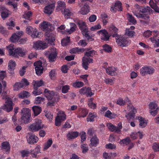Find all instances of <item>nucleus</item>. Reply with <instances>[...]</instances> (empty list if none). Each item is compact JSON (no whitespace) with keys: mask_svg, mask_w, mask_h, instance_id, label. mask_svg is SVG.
Returning a JSON list of instances; mask_svg holds the SVG:
<instances>
[{"mask_svg":"<svg viewBox=\"0 0 159 159\" xmlns=\"http://www.w3.org/2000/svg\"><path fill=\"white\" fill-rule=\"evenodd\" d=\"M96 52L93 50L86 52L82 59L83 67L86 70L88 68L89 64L93 62V59L90 57H93L95 54Z\"/></svg>","mask_w":159,"mask_h":159,"instance_id":"f257e3e1","label":"nucleus"},{"mask_svg":"<svg viewBox=\"0 0 159 159\" xmlns=\"http://www.w3.org/2000/svg\"><path fill=\"white\" fill-rule=\"evenodd\" d=\"M44 125L41 120L36 119L34 122L30 125L29 127V130L32 132H36L42 129Z\"/></svg>","mask_w":159,"mask_h":159,"instance_id":"f03ea898","label":"nucleus"},{"mask_svg":"<svg viewBox=\"0 0 159 159\" xmlns=\"http://www.w3.org/2000/svg\"><path fill=\"white\" fill-rule=\"evenodd\" d=\"M3 99H6L5 104L2 106L1 108L7 112H9L13 109V103L11 98L6 97H2Z\"/></svg>","mask_w":159,"mask_h":159,"instance_id":"7ed1b4c3","label":"nucleus"},{"mask_svg":"<svg viewBox=\"0 0 159 159\" xmlns=\"http://www.w3.org/2000/svg\"><path fill=\"white\" fill-rule=\"evenodd\" d=\"M27 34L31 35L33 38H39L42 34L41 32H38L36 28H33L31 26H28L26 29Z\"/></svg>","mask_w":159,"mask_h":159,"instance_id":"20e7f679","label":"nucleus"},{"mask_svg":"<svg viewBox=\"0 0 159 159\" xmlns=\"http://www.w3.org/2000/svg\"><path fill=\"white\" fill-rule=\"evenodd\" d=\"M44 92L45 96L48 100L54 101H58V96L56 94V93L53 91H50L47 89H45Z\"/></svg>","mask_w":159,"mask_h":159,"instance_id":"39448f33","label":"nucleus"},{"mask_svg":"<svg viewBox=\"0 0 159 159\" xmlns=\"http://www.w3.org/2000/svg\"><path fill=\"white\" fill-rule=\"evenodd\" d=\"M66 119V116L64 112L60 111L57 114L55 119V125L56 126H59L61 125V122Z\"/></svg>","mask_w":159,"mask_h":159,"instance_id":"423d86ee","label":"nucleus"},{"mask_svg":"<svg viewBox=\"0 0 159 159\" xmlns=\"http://www.w3.org/2000/svg\"><path fill=\"white\" fill-rule=\"evenodd\" d=\"M149 107L150 109V113L152 116H155L159 111V107L155 102H151L149 105Z\"/></svg>","mask_w":159,"mask_h":159,"instance_id":"0eeeda50","label":"nucleus"},{"mask_svg":"<svg viewBox=\"0 0 159 159\" xmlns=\"http://www.w3.org/2000/svg\"><path fill=\"white\" fill-rule=\"evenodd\" d=\"M118 29L114 26H112L109 28V34L110 37H115L116 39V42H117L118 39L120 38V35H118L117 32Z\"/></svg>","mask_w":159,"mask_h":159,"instance_id":"6e6552de","label":"nucleus"},{"mask_svg":"<svg viewBox=\"0 0 159 159\" xmlns=\"http://www.w3.org/2000/svg\"><path fill=\"white\" fill-rule=\"evenodd\" d=\"M57 56V51L55 48L50 49L49 51L48 58L50 62L54 61Z\"/></svg>","mask_w":159,"mask_h":159,"instance_id":"1a4fd4ad","label":"nucleus"},{"mask_svg":"<svg viewBox=\"0 0 159 159\" xmlns=\"http://www.w3.org/2000/svg\"><path fill=\"white\" fill-rule=\"evenodd\" d=\"M33 48L38 50H40L41 49H43L48 47L47 44L43 42L42 41H39L34 43Z\"/></svg>","mask_w":159,"mask_h":159,"instance_id":"9d476101","label":"nucleus"},{"mask_svg":"<svg viewBox=\"0 0 159 159\" xmlns=\"http://www.w3.org/2000/svg\"><path fill=\"white\" fill-rule=\"evenodd\" d=\"M26 51L23 48H18L14 50L13 56L18 57L19 56L23 57L25 55Z\"/></svg>","mask_w":159,"mask_h":159,"instance_id":"9b49d317","label":"nucleus"},{"mask_svg":"<svg viewBox=\"0 0 159 159\" xmlns=\"http://www.w3.org/2000/svg\"><path fill=\"white\" fill-rule=\"evenodd\" d=\"M42 62L40 61H38L34 64V66H35L36 73L38 75H40L43 73V68L42 66Z\"/></svg>","mask_w":159,"mask_h":159,"instance_id":"f8f14e48","label":"nucleus"},{"mask_svg":"<svg viewBox=\"0 0 159 159\" xmlns=\"http://www.w3.org/2000/svg\"><path fill=\"white\" fill-rule=\"evenodd\" d=\"M23 35L22 31H19L13 34L10 38L11 41L13 43L18 42V41Z\"/></svg>","mask_w":159,"mask_h":159,"instance_id":"ddd939ff","label":"nucleus"},{"mask_svg":"<svg viewBox=\"0 0 159 159\" xmlns=\"http://www.w3.org/2000/svg\"><path fill=\"white\" fill-rule=\"evenodd\" d=\"M0 12L1 13V16L3 20L8 17L10 15L9 11L3 6H0Z\"/></svg>","mask_w":159,"mask_h":159,"instance_id":"4468645a","label":"nucleus"},{"mask_svg":"<svg viewBox=\"0 0 159 159\" xmlns=\"http://www.w3.org/2000/svg\"><path fill=\"white\" fill-rule=\"evenodd\" d=\"M46 40L47 42L51 45H54L55 37L51 33L46 32Z\"/></svg>","mask_w":159,"mask_h":159,"instance_id":"2eb2a0df","label":"nucleus"},{"mask_svg":"<svg viewBox=\"0 0 159 159\" xmlns=\"http://www.w3.org/2000/svg\"><path fill=\"white\" fill-rule=\"evenodd\" d=\"M100 34H101L102 36L101 39L104 41H108L109 40L110 35L109 34L105 29H103L100 30Z\"/></svg>","mask_w":159,"mask_h":159,"instance_id":"dca6fc26","label":"nucleus"},{"mask_svg":"<svg viewBox=\"0 0 159 159\" xmlns=\"http://www.w3.org/2000/svg\"><path fill=\"white\" fill-rule=\"evenodd\" d=\"M55 7L54 4H52L46 6L44 8V12L48 15H51Z\"/></svg>","mask_w":159,"mask_h":159,"instance_id":"f3484780","label":"nucleus"},{"mask_svg":"<svg viewBox=\"0 0 159 159\" xmlns=\"http://www.w3.org/2000/svg\"><path fill=\"white\" fill-rule=\"evenodd\" d=\"M121 5L122 3L119 1H117L115 2L114 5L111 6V11H116V10H118L119 11H122V9L121 8Z\"/></svg>","mask_w":159,"mask_h":159,"instance_id":"a211bd4d","label":"nucleus"},{"mask_svg":"<svg viewBox=\"0 0 159 159\" xmlns=\"http://www.w3.org/2000/svg\"><path fill=\"white\" fill-rule=\"evenodd\" d=\"M153 69H150L147 67L142 68L140 70V73L143 75L146 74H151L154 72Z\"/></svg>","mask_w":159,"mask_h":159,"instance_id":"6ab92c4d","label":"nucleus"},{"mask_svg":"<svg viewBox=\"0 0 159 159\" xmlns=\"http://www.w3.org/2000/svg\"><path fill=\"white\" fill-rule=\"evenodd\" d=\"M128 41L123 37H121L120 35V38L118 39L117 43L119 45L123 47L126 46L128 43Z\"/></svg>","mask_w":159,"mask_h":159,"instance_id":"aec40b11","label":"nucleus"},{"mask_svg":"<svg viewBox=\"0 0 159 159\" xmlns=\"http://www.w3.org/2000/svg\"><path fill=\"white\" fill-rule=\"evenodd\" d=\"M50 23L46 21H43L40 24L39 27L43 31H46L48 30L49 27L51 26Z\"/></svg>","mask_w":159,"mask_h":159,"instance_id":"412c9836","label":"nucleus"},{"mask_svg":"<svg viewBox=\"0 0 159 159\" xmlns=\"http://www.w3.org/2000/svg\"><path fill=\"white\" fill-rule=\"evenodd\" d=\"M57 6L56 8V10L58 11H62L66 8V6L65 2L63 1H58L57 2Z\"/></svg>","mask_w":159,"mask_h":159,"instance_id":"4be33fe9","label":"nucleus"},{"mask_svg":"<svg viewBox=\"0 0 159 159\" xmlns=\"http://www.w3.org/2000/svg\"><path fill=\"white\" fill-rule=\"evenodd\" d=\"M40 147L39 146L36 147L33 150L30 151V153L33 157L36 158L38 153H40Z\"/></svg>","mask_w":159,"mask_h":159,"instance_id":"5701e85b","label":"nucleus"},{"mask_svg":"<svg viewBox=\"0 0 159 159\" xmlns=\"http://www.w3.org/2000/svg\"><path fill=\"white\" fill-rule=\"evenodd\" d=\"M79 135V133L77 131H71L69 132L67 134V137L68 139L70 140L77 138Z\"/></svg>","mask_w":159,"mask_h":159,"instance_id":"b1692460","label":"nucleus"},{"mask_svg":"<svg viewBox=\"0 0 159 159\" xmlns=\"http://www.w3.org/2000/svg\"><path fill=\"white\" fill-rule=\"evenodd\" d=\"M117 68L114 67H111L107 68L106 72L111 76H115L116 75V71Z\"/></svg>","mask_w":159,"mask_h":159,"instance_id":"393cba45","label":"nucleus"},{"mask_svg":"<svg viewBox=\"0 0 159 159\" xmlns=\"http://www.w3.org/2000/svg\"><path fill=\"white\" fill-rule=\"evenodd\" d=\"M38 140V138L34 135H30L27 139V141L30 144H33L36 143Z\"/></svg>","mask_w":159,"mask_h":159,"instance_id":"a878e982","label":"nucleus"},{"mask_svg":"<svg viewBox=\"0 0 159 159\" xmlns=\"http://www.w3.org/2000/svg\"><path fill=\"white\" fill-rule=\"evenodd\" d=\"M16 64L15 61L10 60L8 63V66L9 67V70L10 72V73L11 74H13V70L14 69L15 67L16 66Z\"/></svg>","mask_w":159,"mask_h":159,"instance_id":"bb28decb","label":"nucleus"},{"mask_svg":"<svg viewBox=\"0 0 159 159\" xmlns=\"http://www.w3.org/2000/svg\"><path fill=\"white\" fill-rule=\"evenodd\" d=\"M136 109L133 108V110L130 111L127 115L125 116L129 121H130V119H133L135 116V111Z\"/></svg>","mask_w":159,"mask_h":159,"instance_id":"cd10ccee","label":"nucleus"},{"mask_svg":"<svg viewBox=\"0 0 159 159\" xmlns=\"http://www.w3.org/2000/svg\"><path fill=\"white\" fill-rule=\"evenodd\" d=\"M34 89H38L39 87L42 86L44 84V82L42 80H34L32 82Z\"/></svg>","mask_w":159,"mask_h":159,"instance_id":"c85d7f7f","label":"nucleus"},{"mask_svg":"<svg viewBox=\"0 0 159 159\" xmlns=\"http://www.w3.org/2000/svg\"><path fill=\"white\" fill-rule=\"evenodd\" d=\"M149 4L151 7L156 12L159 13V8L157 5L156 2H154L153 0H150L149 2Z\"/></svg>","mask_w":159,"mask_h":159,"instance_id":"c756f323","label":"nucleus"},{"mask_svg":"<svg viewBox=\"0 0 159 159\" xmlns=\"http://www.w3.org/2000/svg\"><path fill=\"white\" fill-rule=\"evenodd\" d=\"M32 110L35 116H37L42 111L41 108L39 106H34L32 107Z\"/></svg>","mask_w":159,"mask_h":159,"instance_id":"7c9ffc66","label":"nucleus"},{"mask_svg":"<svg viewBox=\"0 0 159 159\" xmlns=\"http://www.w3.org/2000/svg\"><path fill=\"white\" fill-rule=\"evenodd\" d=\"M136 118H137L139 120V125L140 127L144 128L146 126L147 123L143 118L140 117H137Z\"/></svg>","mask_w":159,"mask_h":159,"instance_id":"2f4dec72","label":"nucleus"},{"mask_svg":"<svg viewBox=\"0 0 159 159\" xmlns=\"http://www.w3.org/2000/svg\"><path fill=\"white\" fill-rule=\"evenodd\" d=\"M70 29H66V31L69 34H70L75 30L76 28V25L73 23H70Z\"/></svg>","mask_w":159,"mask_h":159,"instance_id":"473e14b6","label":"nucleus"},{"mask_svg":"<svg viewBox=\"0 0 159 159\" xmlns=\"http://www.w3.org/2000/svg\"><path fill=\"white\" fill-rule=\"evenodd\" d=\"M80 111H81L79 115L77 116V117L79 118L81 117H84L88 114V111L86 109H81Z\"/></svg>","mask_w":159,"mask_h":159,"instance_id":"72a5a7b5","label":"nucleus"},{"mask_svg":"<svg viewBox=\"0 0 159 159\" xmlns=\"http://www.w3.org/2000/svg\"><path fill=\"white\" fill-rule=\"evenodd\" d=\"M89 7L87 5H84L81 8L80 13L83 15L88 13L89 11Z\"/></svg>","mask_w":159,"mask_h":159,"instance_id":"f704fd0d","label":"nucleus"},{"mask_svg":"<svg viewBox=\"0 0 159 159\" xmlns=\"http://www.w3.org/2000/svg\"><path fill=\"white\" fill-rule=\"evenodd\" d=\"M64 14L66 18L68 19L73 14L70 10L68 9H65L64 10Z\"/></svg>","mask_w":159,"mask_h":159,"instance_id":"c9c22d12","label":"nucleus"},{"mask_svg":"<svg viewBox=\"0 0 159 159\" xmlns=\"http://www.w3.org/2000/svg\"><path fill=\"white\" fill-rule=\"evenodd\" d=\"M7 49L8 51L9 54L10 56H13L14 53V45L12 44H11L8 46L7 47Z\"/></svg>","mask_w":159,"mask_h":159,"instance_id":"e433bc0d","label":"nucleus"},{"mask_svg":"<svg viewBox=\"0 0 159 159\" xmlns=\"http://www.w3.org/2000/svg\"><path fill=\"white\" fill-rule=\"evenodd\" d=\"M81 31L82 34L88 40H89L90 39H91V36L89 34L88 30L87 28L81 30Z\"/></svg>","mask_w":159,"mask_h":159,"instance_id":"4c0bfd02","label":"nucleus"},{"mask_svg":"<svg viewBox=\"0 0 159 159\" xmlns=\"http://www.w3.org/2000/svg\"><path fill=\"white\" fill-rule=\"evenodd\" d=\"M107 126L111 131L117 133L116 126H114L111 123H107Z\"/></svg>","mask_w":159,"mask_h":159,"instance_id":"58836bf2","label":"nucleus"},{"mask_svg":"<svg viewBox=\"0 0 159 159\" xmlns=\"http://www.w3.org/2000/svg\"><path fill=\"white\" fill-rule=\"evenodd\" d=\"M91 145L95 146L98 143V139L96 136L93 137L90 140Z\"/></svg>","mask_w":159,"mask_h":159,"instance_id":"ea45409f","label":"nucleus"},{"mask_svg":"<svg viewBox=\"0 0 159 159\" xmlns=\"http://www.w3.org/2000/svg\"><path fill=\"white\" fill-rule=\"evenodd\" d=\"M2 148L5 150L6 151H8L10 149V146L8 142H4L2 143Z\"/></svg>","mask_w":159,"mask_h":159,"instance_id":"a19ab883","label":"nucleus"},{"mask_svg":"<svg viewBox=\"0 0 159 159\" xmlns=\"http://www.w3.org/2000/svg\"><path fill=\"white\" fill-rule=\"evenodd\" d=\"M30 116V115H22L21 119L24 123H27L29 121Z\"/></svg>","mask_w":159,"mask_h":159,"instance_id":"79ce46f5","label":"nucleus"},{"mask_svg":"<svg viewBox=\"0 0 159 159\" xmlns=\"http://www.w3.org/2000/svg\"><path fill=\"white\" fill-rule=\"evenodd\" d=\"M29 96L30 93L25 91H23L19 94V97L21 98H23Z\"/></svg>","mask_w":159,"mask_h":159,"instance_id":"37998d69","label":"nucleus"},{"mask_svg":"<svg viewBox=\"0 0 159 159\" xmlns=\"http://www.w3.org/2000/svg\"><path fill=\"white\" fill-rule=\"evenodd\" d=\"M105 116L110 119H113L115 118L116 115L108 110L105 113Z\"/></svg>","mask_w":159,"mask_h":159,"instance_id":"c03bdc74","label":"nucleus"},{"mask_svg":"<svg viewBox=\"0 0 159 159\" xmlns=\"http://www.w3.org/2000/svg\"><path fill=\"white\" fill-rule=\"evenodd\" d=\"M20 83V87H23L24 86H28L30 84L29 82L25 78H23L21 81Z\"/></svg>","mask_w":159,"mask_h":159,"instance_id":"a18cd8bd","label":"nucleus"},{"mask_svg":"<svg viewBox=\"0 0 159 159\" xmlns=\"http://www.w3.org/2000/svg\"><path fill=\"white\" fill-rule=\"evenodd\" d=\"M96 117V115L95 114H92L91 113H89L88 115V117L87 119V121L88 122L93 121H94V118Z\"/></svg>","mask_w":159,"mask_h":159,"instance_id":"49530a36","label":"nucleus"},{"mask_svg":"<svg viewBox=\"0 0 159 159\" xmlns=\"http://www.w3.org/2000/svg\"><path fill=\"white\" fill-rule=\"evenodd\" d=\"M102 47L103 48V50L105 52L108 53H110L111 52V47L107 44L103 45Z\"/></svg>","mask_w":159,"mask_h":159,"instance_id":"de8ad7c7","label":"nucleus"},{"mask_svg":"<svg viewBox=\"0 0 159 159\" xmlns=\"http://www.w3.org/2000/svg\"><path fill=\"white\" fill-rule=\"evenodd\" d=\"M70 41V37H67L66 38L63 39L61 41V43L63 46H66L68 45Z\"/></svg>","mask_w":159,"mask_h":159,"instance_id":"09e8293b","label":"nucleus"},{"mask_svg":"<svg viewBox=\"0 0 159 159\" xmlns=\"http://www.w3.org/2000/svg\"><path fill=\"white\" fill-rule=\"evenodd\" d=\"M52 143V139H49L44 145L43 149L46 150L50 147Z\"/></svg>","mask_w":159,"mask_h":159,"instance_id":"8fccbe9b","label":"nucleus"},{"mask_svg":"<svg viewBox=\"0 0 159 159\" xmlns=\"http://www.w3.org/2000/svg\"><path fill=\"white\" fill-rule=\"evenodd\" d=\"M127 15L128 16L127 17L128 19L129 22L133 24H134L136 23V20L132 15L128 13Z\"/></svg>","mask_w":159,"mask_h":159,"instance_id":"3c124183","label":"nucleus"},{"mask_svg":"<svg viewBox=\"0 0 159 159\" xmlns=\"http://www.w3.org/2000/svg\"><path fill=\"white\" fill-rule=\"evenodd\" d=\"M85 94L87 97H91L94 94L91 89L86 87Z\"/></svg>","mask_w":159,"mask_h":159,"instance_id":"603ef678","label":"nucleus"},{"mask_svg":"<svg viewBox=\"0 0 159 159\" xmlns=\"http://www.w3.org/2000/svg\"><path fill=\"white\" fill-rule=\"evenodd\" d=\"M78 24L79 25V28L81 30L87 28L86 24L84 22L79 21L78 22Z\"/></svg>","mask_w":159,"mask_h":159,"instance_id":"864d4df0","label":"nucleus"},{"mask_svg":"<svg viewBox=\"0 0 159 159\" xmlns=\"http://www.w3.org/2000/svg\"><path fill=\"white\" fill-rule=\"evenodd\" d=\"M0 33L5 36H7L9 34V32L5 30L3 26L1 25H0Z\"/></svg>","mask_w":159,"mask_h":159,"instance_id":"5fc2aeb1","label":"nucleus"},{"mask_svg":"<svg viewBox=\"0 0 159 159\" xmlns=\"http://www.w3.org/2000/svg\"><path fill=\"white\" fill-rule=\"evenodd\" d=\"M84 85L83 82L81 81H78L74 83L73 86L75 88H80L82 87Z\"/></svg>","mask_w":159,"mask_h":159,"instance_id":"6e6d98bb","label":"nucleus"},{"mask_svg":"<svg viewBox=\"0 0 159 159\" xmlns=\"http://www.w3.org/2000/svg\"><path fill=\"white\" fill-rule=\"evenodd\" d=\"M145 9L144 13H147V15L150 14H152L153 12L154 11L151 8L149 7H145Z\"/></svg>","mask_w":159,"mask_h":159,"instance_id":"4d7b16f0","label":"nucleus"},{"mask_svg":"<svg viewBox=\"0 0 159 159\" xmlns=\"http://www.w3.org/2000/svg\"><path fill=\"white\" fill-rule=\"evenodd\" d=\"M45 98L40 97H38L36 98L35 101V102L36 104H39L41 103L42 102H43Z\"/></svg>","mask_w":159,"mask_h":159,"instance_id":"13d9d810","label":"nucleus"},{"mask_svg":"<svg viewBox=\"0 0 159 159\" xmlns=\"http://www.w3.org/2000/svg\"><path fill=\"white\" fill-rule=\"evenodd\" d=\"M131 140L129 137H127L126 138L121 140L120 141V142L124 144H125L128 145L129 144Z\"/></svg>","mask_w":159,"mask_h":159,"instance_id":"bf43d9fd","label":"nucleus"},{"mask_svg":"<svg viewBox=\"0 0 159 159\" xmlns=\"http://www.w3.org/2000/svg\"><path fill=\"white\" fill-rule=\"evenodd\" d=\"M135 32L133 31H130V29L126 30L125 34L129 37H132L134 35Z\"/></svg>","mask_w":159,"mask_h":159,"instance_id":"052dcab7","label":"nucleus"},{"mask_svg":"<svg viewBox=\"0 0 159 159\" xmlns=\"http://www.w3.org/2000/svg\"><path fill=\"white\" fill-rule=\"evenodd\" d=\"M81 148L83 153H86L88 151L89 149L87 144H82L81 145Z\"/></svg>","mask_w":159,"mask_h":159,"instance_id":"680f3d73","label":"nucleus"},{"mask_svg":"<svg viewBox=\"0 0 159 159\" xmlns=\"http://www.w3.org/2000/svg\"><path fill=\"white\" fill-rule=\"evenodd\" d=\"M125 101L121 98L118 99L116 102V104L120 106H123L125 104Z\"/></svg>","mask_w":159,"mask_h":159,"instance_id":"e2e57ef3","label":"nucleus"},{"mask_svg":"<svg viewBox=\"0 0 159 159\" xmlns=\"http://www.w3.org/2000/svg\"><path fill=\"white\" fill-rule=\"evenodd\" d=\"M22 115H30V110L29 108H23L21 111Z\"/></svg>","mask_w":159,"mask_h":159,"instance_id":"0e129e2a","label":"nucleus"},{"mask_svg":"<svg viewBox=\"0 0 159 159\" xmlns=\"http://www.w3.org/2000/svg\"><path fill=\"white\" fill-rule=\"evenodd\" d=\"M70 89V86L68 85H65L63 86L62 89V92L63 93H66L68 92Z\"/></svg>","mask_w":159,"mask_h":159,"instance_id":"69168bd1","label":"nucleus"},{"mask_svg":"<svg viewBox=\"0 0 159 159\" xmlns=\"http://www.w3.org/2000/svg\"><path fill=\"white\" fill-rule=\"evenodd\" d=\"M22 88L20 87V83L17 82L13 86V89L14 90L18 91L20 88Z\"/></svg>","mask_w":159,"mask_h":159,"instance_id":"338daca9","label":"nucleus"},{"mask_svg":"<svg viewBox=\"0 0 159 159\" xmlns=\"http://www.w3.org/2000/svg\"><path fill=\"white\" fill-rule=\"evenodd\" d=\"M152 31L150 30H147L144 32L143 34V36L145 38H147L152 35Z\"/></svg>","mask_w":159,"mask_h":159,"instance_id":"774afa93","label":"nucleus"}]
</instances>
